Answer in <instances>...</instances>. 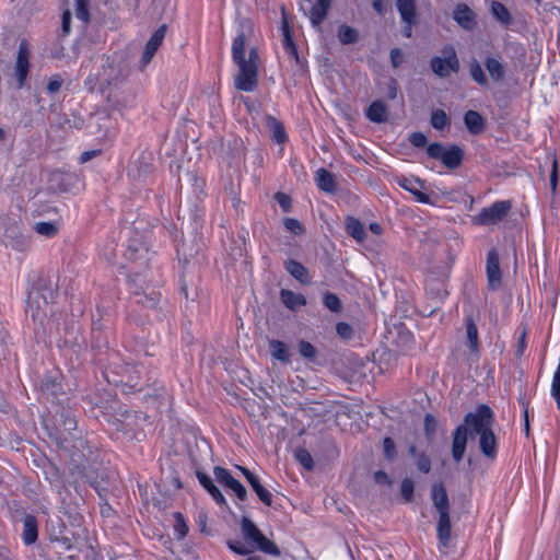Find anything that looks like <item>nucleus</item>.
<instances>
[{
  "instance_id": "052dcab7",
  "label": "nucleus",
  "mask_w": 560,
  "mask_h": 560,
  "mask_svg": "<svg viewBox=\"0 0 560 560\" xmlns=\"http://www.w3.org/2000/svg\"><path fill=\"white\" fill-rule=\"evenodd\" d=\"M155 52L156 51L154 49H151L148 46L144 47V50H143L141 59H140V63H141L142 68H145L151 62Z\"/></svg>"
},
{
  "instance_id": "e433bc0d",
  "label": "nucleus",
  "mask_w": 560,
  "mask_h": 560,
  "mask_svg": "<svg viewBox=\"0 0 560 560\" xmlns=\"http://www.w3.org/2000/svg\"><path fill=\"white\" fill-rule=\"evenodd\" d=\"M450 124L446 113L442 109H436L432 113L431 125L434 129L442 130Z\"/></svg>"
},
{
  "instance_id": "5701e85b",
  "label": "nucleus",
  "mask_w": 560,
  "mask_h": 560,
  "mask_svg": "<svg viewBox=\"0 0 560 560\" xmlns=\"http://www.w3.org/2000/svg\"><path fill=\"white\" fill-rule=\"evenodd\" d=\"M464 122L468 131L472 135H478L485 129V119L476 110H468L464 116Z\"/></svg>"
},
{
  "instance_id": "5fc2aeb1",
  "label": "nucleus",
  "mask_w": 560,
  "mask_h": 560,
  "mask_svg": "<svg viewBox=\"0 0 560 560\" xmlns=\"http://www.w3.org/2000/svg\"><path fill=\"white\" fill-rule=\"evenodd\" d=\"M435 430H436V420H435V418L432 415H430V413L425 415V417H424V431H425V434L428 436H430V435L434 434Z\"/></svg>"
},
{
  "instance_id": "4d7b16f0",
  "label": "nucleus",
  "mask_w": 560,
  "mask_h": 560,
  "mask_svg": "<svg viewBox=\"0 0 560 560\" xmlns=\"http://www.w3.org/2000/svg\"><path fill=\"white\" fill-rule=\"evenodd\" d=\"M404 26H402V35L406 37V38H411L412 37V31H413V26L417 25L418 23V20H401Z\"/></svg>"
},
{
  "instance_id": "9b49d317",
  "label": "nucleus",
  "mask_w": 560,
  "mask_h": 560,
  "mask_svg": "<svg viewBox=\"0 0 560 560\" xmlns=\"http://www.w3.org/2000/svg\"><path fill=\"white\" fill-rule=\"evenodd\" d=\"M304 2L311 4V9L305 13L310 18L312 25L319 27L328 13L332 0H317L315 3H312V0H304ZM301 8L306 11L303 4Z\"/></svg>"
},
{
  "instance_id": "0eeeda50",
  "label": "nucleus",
  "mask_w": 560,
  "mask_h": 560,
  "mask_svg": "<svg viewBox=\"0 0 560 560\" xmlns=\"http://www.w3.org/2000/svg\"><path fill=\"white\" fill-rule=\"evenodd\" d=\"M512 203L509 200L495 201L491 206L482 208L480 212L472 218L475 224L493 225L501 222L510 212Z\"/></svg>"
},
{
  "instance_id": "aec40b11",
  "label": "nucleus",
  "mask_w": 560,
  "mask_h": 560,
  "mask_svg": "<svg viewBox=\"0 0 560 560\" xmlns=\"http://www.w3.org/2000/svg\"><path fill=\"white\" fill-rule=\"evenodd\" d=\"M285 270L302 284H308L311 279L307 269L299 261L289 259L284 262Z\"/></svg>"
},
{
  "instance_id": "4468645a",
  "label": "nucleus",
  "mask_w": 560,
  "mask_h": 560,
  "mask_svg": "<svg viewBox=\"0 0 560 560\" xmlns=\"http://www.w3.org/2000/svg\"><path fill=\"white\" fill-rule=\"evenodd\" d=\"M30 52L25 43H21L19 46L16 62H15V75L18 80V88H22L28 74V62Z\"/></svg>"
},
{
  "instance_id": "6ab92c4d",
  "label": "nucleus",
  "mask_w": 560,
  "mask_h": 560,
  "mask_svg": "<svg viewBox=\"0 0 560 560\" xmlns=\"http://www.w3.org/2000/svg\"><path fill=\"white\" fill-rule=\"evenodd\" d=\"M366 117L373 122H384L388 118V108L383 101H374L366 110Z\"/></svg>"
},
{
  "instance_id": "de8ad7c7",
  "label": "nucleus",
  "mask_w": 560,
  "mask_h": 560,
  "mask_svg": "<svg viewBox=\"0 0 560 560\" xmlns=\"http://www.w3.org/2000/svg\"><path fill=\"white\" fill-rule=\"evenodd\" d=\"M336 331L342 339H346V340L350 339L353 335L352 327L345 322H340L337 324Z\"/></svg>"
},
{
  "instance_id": "0e129e2a",
  "label": "nucleus",
  "mask_w": 560,
  "mask_h": 560,
  "mask_svg": "<svg viewBox=\"0 0 560 560\" xmlns=\"http://www.w3.org/2000/svg\"><path fill=\"white\" fill-rule=\"evenodd\" d=\"M276 199L278 201V203L280 205L281 208H283L285 211L289 210L290 208V198L283 194V192H278L276 195Z\"/></svg>"
},
{
  "instance_id": "58836bf2",
  "label": "nucleus",
  "mask_w": 560,
  "mask_h": 560,
  "mask_svg": "<svg viewBox=\"0 0 560 560\" xmlns=\"http://www.w3.org/2000/svg\"><path fill=\"white\" fill-rule=\"evenodd\" d=\"M108 70H110L112 72H115L114 74H112V73L107 74L106 80H107L108 85H117L119 82H121L127 77L126 70L124 68H121L120 66H117V67L109 66Z\"/></svg>"
},
{
  "instance_id": "f704fd0d",
  "label": "nucleus",
  "mask_w": 560,
  "mask_h": 560,
  "mask_svg": "<svg viewBox=\"0 0 560 560\" xmlns=\"http://www.w3.org/2000/svg\"><path fill=\"white\" fill-rule=\"evenodd\" d=\"M89 3L90 0H75L74 3L75 16L84 24L90 21Z\"/></svg>"
},
{
  "instance_id": "864d4df0",
  "label": "nucleus",
  "mask_w": 560,
  "mask_h": 560,
  "mask_svg": "<svg viewBox=\"0 0 560 560\" xmlns=\"http://www.w3.org/2000/svg\"><path fill=\"white\" fill-rule=\"evenodd\" d=\"M417 467L421 472L428 474L431 469L430 458L424 454H419L417 459Z\"/></svg>"
},
{
  "instance_id": "c756f323",
  "label": "nucleus",
  "mask_w": 560,
  "mask_h": 560,
  "mask_svg": "<svg viewBox=\"0 0 560 560\" xmlns=\"http://www.w3.org/2000/svg\"><path fill=\"white\" fill-rule=\"evenodd\" d=\"M269 348H270L271 355L275 359H277L283 363L290 362L289 350H288L287 345L283 341L271 340L269 342Z\"/></svg>"
},
{
  "instance_id": "f3484780",
  "label": "nucleus",
  "mask_w": 560,
  "mask_h": 560,
  "mask_svg": "<svg viewBox=\"0 0 560 560\" xmlns=\"http://www.w3.org/2000/svg\"><path fill=\"white\" fill-rule=\"evenodd\" d=\"M153 165L151 163V158L141 154L129 168V176L135 179H140L145 177L152 172Z\"/></svg>"
},
{
  "instance_id": "603ef678",
  "label": "nucleus",
  "mask_w": 560,
  "mask_h": 560,
  "mask_svg": "<svg viewBox=\"0 0 560 560\" xmlns=\"http://www.w3.org/2000/svg\"><path fill=\"white\" fill-rule=\"evenodd\" d=\"M228 547L235 553L247 555L250 550L240 540H229Z\"/></svg>"
},
{
  "instance_id": "09e8293b",
  "label": "nucleus",
  "mask_w": 560,
  "mask_h": 560,
  "mask_svg": "<svg viewBox=\"0 0 560 560\" xmlns=\"http://www.w3.org/2000/svg\"><path fill=\"white\" fill-rule=\"evenodd\" d=\"M409 141L416 148H423L427 145L428 139L424 133L416 131L409 136Z\"/></svg>"
},
{
  "instance_id": "79ce46f5",
  "label": "nucleus",
  "mask_w": 560,
  "mask_h": 560,
  "mask_svg": "<svg viewBox=\"0 0 560 560\" xmlns=\"http://www.w3.org/2000/svg\"><path fill=\"white\" fill-rule=\"evenodd\" d=\"M295 457L299 460V463L307 470H312L314 468L312 455L306 450H298L295 452Z\"/></svg>"
},
{
  "instance_id": "bb28decb",
  "label": "nucleus",
  "mask_w": 560,
  "mask_h": 560,
  "mask_svg": "<svg viewBox=\"0 0 560 560\" xmlns=\"http://www.w3.org/2000/svg\"><path fill=\"white\" fill-rule=\"evenodd\" d=\"M37 539V521L33 515H26L23 520V540L32 545Z\"/></svg>"
},
{
  "instance_id": "7c9ffc66",
  "label": "nucleus",
  "mask_w": 560,
  "mask_h": 560,
  "mask_svg": "<svg viewBox=\"0 0 560 560\" xmlns=\"http://www.w3.org/2000/svg\"><path fill=\"white\" fill-rule=\"evenodd\" d=\"M466 335L470 350L477 352L479 348L478 329L471 316L466 317Z\"/></svg>"
},
{
  "instance_id": "c03bdc74",
  "label": "nucleus",
  "mask_w": 560,
  "mask_h": 560,
  "mask_svg": "<svg viewBox=\"0 0 560 560\" xmlns=\"http://www.w3.org/2000/svg\"><path fill=\"white\" fill-rule=\"evenodd\" d=\"M415 485L410 478H405L401 481L400 492L406 502H410L413 498Z\"/></svg>"
},
{
  "instance_id": "423d86ee",
  "label": "nucleus",
  "mask_w": 560,
  "mask_h": 560,
  "mask_svg": "<svg viewBox=\"0 0 560 560\" xmlns=\"http://www.w3.org/2000/svg\"><path fill=\"white\" fill-rule=\"evenodd\" d=\"M442 57H433L430 61L431 70L439 78H448L451 73H457L460 65L456 50L452 45H446L442 49Z\"/></svg>"
},
{
  "instance_id": "1a4fd4ad",
  "label": "nucleus",
  "mask_w": 560,
  "mask_h": 560,
  "mask_svg": "<svg viewBox=\"0 0 560 560\" xmlns=\"http://www.w3.org/2000/svg\"><path fill=\"white\" fill-rule=\"evenodd\" d=\"M468 434L469 424H467L465 421L459 424L453 433L452 457L456 463H459L464 457Z\"/></svg>"
},
{
  "instance_id": "2f4dec72",
  "label": "nucleus",
  "mask_w": 560,
  "mask_h": 560,
  "mask_svg": "<svg viewBox=\"0 0 560 560\" xmlns=\"http://www.w3.org/2000/svg\"><path fill=\"white\" fill-rule=\"evenodd\" d=\"M338 39L343 45L354 44L359 38V33L355 28L348 25H340L337 31Z\"/></svg>"
},
{
  "instance_id": "13d9d810",
  "label": "nucleus",
  "mask_w": 560,
  "mask_h": 560,
  "mask_svg": "<svg viewBox=\"0 0 560 560\" xmlns=\"http://www.w3.org/2000/svg\"><path fill=\"white\" fill-rule=\"evenodd\" d=\"M402 51L399 48H393L390 50V62L394 68H398L402 62Z\"/></svg>"
},
{
  "instance_id": "6e6552de",
  "label": "nucleus",
  "mask_w": 560,
  "mask_h": 560,
  "mask_svg": "<svg viewBox=\"0 0 560 560\" xmlns=\"http://www.w3.org/2000/svg\"><path fill=\"white\" fill-rule=\"evenodd\" d=\"M213 475L219 483L232 490L241 501L246 499L247 491L245 487L238 480H236L228 469L215 466L213 468Z\"/></svg>"
},
{
  "instance_id": "20e7f679",
  "label": "nucleus",
  "mask_w": 560,
  "mask_h": 560,
  "mask_svg": "<svg viewBox=\"0 0 560 560\" xmlns=\"http://www.w3.org/2000/svg\"><path fill=\"white\" fill-rule=\"evenodd\" d=\"M241 529L245 540L252 542L258 550L267 555L280 556L278 546L268 539L248 517H243Z\"/></svg>"
},
{
  "instance_id": "a878e982",
  "label": "nucleus",
  "mask_w": 560,
  "mask_h": 560,
  "mask_svg": "<svg viewBox=\"0 0 560 560\" xmlns=\"http://www.w3.org/2000/svg\"><path fill=\"white\" fill-rule=\"evenodd\" d=\"M396 8L400 20H418V9L416 0H396Z\"/></svg>"
},
{
  "instance_id": "ddd939ff",
  "label": "nucleus",
  "mask_w": 560,
  "mask_h": 560,
  "mask_svg": "<svg viewBox=\"0 0 560 560\" xmlns=\"http://www.w3.org/2000/svg\"><path fill=\"white\" fill-rule=\"evenodd\" d=\"M237 468L242 471V474L244 475L253 490L256 492L259 500L264 504L270 506L272 504V494L260 483L259 478L249 469L243 466H237Z\"/></svg>"
},
{
  "instance_id": "c9c22d12",
  "label": "nucleus",
  "mask_w": 560,
  "mask_h": 560,
  "mask_svg": "<svg viewBox=\"0 0 560 560\" xmlns=\"http://www.w3.org/2000/svg\"><path fill=\"white\" fill-rule=\"evenodd\" d=\"M166 34V25H161L150 37L145 46H148L151 49H154L155 51L159 49L161 44L163 43Z\"/></svg>"
},
{
  "instance_id": "680f3d73",
  "label": "nucleus",
  "mask_w": 560,
  "mask_h": 560,
  "mask_svg": "<svg viewBox=\"0 0 560 560\" xmlns=\"http://www.w3.org/2000/svg\"><path fill=\"white\" fill-rule=\"evenodd\" d=\"M62 85V80L59 77L51 78L47 83V92L52 94L57 93Z\"/></svg>"
},
{
  "instance_id": "4c0bfd02",
  "label": "nucleus",
  "mask_w": 560,
  "mask_h": 560,
  "mask_svg": "<svg viewBox=\"0 0 560 560\" xmlns=\"http://www.w3.org/2000/svg\"><path fill=\"white\" fill-rule=\"evenodd\" d=\"M470 75L479 85L486 86L488 84V78L485 74L480 63L476 60L470 65Z\"/></svg>"
},
{
  "instance_id": "39448f33",
  "label": "nucleus",
  "mask_w": 560,
  "mask_h": 560,
  "mask_svg": "<svg viewBox=\"0 0 560 560\" xmlns=\"http://www.w3.org/2000/svg\"><path fill=\"white\" fill-rule=\"evenodd\" d=\"M427 154L434 160H440L443 165L450 170L458 168L464 159V151L460 147L452 144L445 148L439 142H433L427 147Z\"/></svg>"
},
{
  "instance_id": "49530a36",
  "label": "nucleus",
  "mask_w": 560,
  "mask_h": 560,
  "mask_svg": "<svg viewBox=\"0 0 560 560\" xmlns=\"http://www.w3.org/2000/svg\"><path fill=\"white\" fill-rule=\"evenodd\" d=\"M283 46L289 52L296 55V48L287 25L283 26Z\"/></svg>"
},
{
  "instance_id": "f03ea898",
  "label": "nucleus",
  "mask_w": 560,
  "mask_h": 560,
  "mask_svg": "<svg viewBox=\"0 0 560 560\" xmlns=\"http://www.w3.org/2000/svg\"><path fill=\"white\" fill-rule=\"evenodd\" d=\"M465 422L469 424V434L478 436V444L482 455L494 459L498 454V442L492 430L494 413L487 405H480L475 411L465 416Z\"/></svg>"
},
{
  "instance_id": "f8f14e48",
  "label": "nucleus",
  "mask_w": 560,
  "mask_h": 560,
  "mask_svg": "<svg viewBox=\"0 0 560 560\" xmlns=\"http://www.w3.org/2000/svg\"><path fill=\"white\" fill-rule=\"evenodd\" d=\"M487 278L492 290H497L501 285L500 260L494 249L489 250L487 255Z\"/></svg>"
},
{
  "instance_id": "3c124183",
  "label": "nucleus",
  "mask_w": 560,
  "mask_h": 560,
  "mask_svg": "<svg viewBox=\"0 0 560 560\" xmlns=\"http://www.w3.org/2000/svg\"><path fill=\"white\" fill-rule=\"evenodd\" d=\"M284 226L287 230H289L290 232L299 235L303 232V228H302V224L300 223L299 220L296 219H293V218H287L284 220Z\"/></svg>"
},
{
  "instance_id": "dca6fc26",
  "label": "nucleus",
  "mask_w": 560,
  "mask_h": 560,
  "mask_svg": "<svg viewBox=\"0 0 560 560\" xmlns=\"http://www.w3.org/2000/svg\"><path fill=\"white\" fill-rule=\"evenodd\" d=\"M196 477L200 485L209 492V494L213 498V500L220 504L225 505L226 500L220 489L214 485L213 480L209 475L202 471H196Z\"/></svg>"
},
{
  "instance_id": "774afa93",
  "label": "nucleus",
  "mask_w": 560,
  "mask_h": 560,
  "mask_svg": "<svg viewBox=\"0 0 560 560\" xmlns=\"http://www.w3.org/2000/svg\"><path fill=\"white\" fill-rule=\"evenodd\" d=\"M70 23H71V13L69 11H65L62 14V30L65 33L70 32Z\"/></svg>"
},
{
  "instance_id": "37998d69",
  "label": "nucleus",
  "mask_w": 560,
  "mask_h": 560,
  "mask_svg": "<svg viewBox=\"0 0 560 560\" xmlns=\"http://www.w3.org/2000/svg\"><path fill=\"white\" fill-rule=\"evenodd\" d=\"M174 517H175L174 529L177 534V538L183 539L188 533V526L184 520V516L180 513H175Z\"/></svg>"
},
{
  "instance_id": "9d476101",
  "label": "nucleus",
  "mask_w": 560,
  "mask_h": 560,
  "mask_svg": "<svg viewBox=\"0 0 560 560\" xmlns=\"http://www.w3.org/2000/svg\"><path fill=\"white\" fill-rule=\"evenodd\" d=\"M453 19L465 31H472L477 26L475 12L465 3L455 7Z\"/></svg>"
},
{
  "instance_id": "c85d7f7f",
  "label": "nucleus",
  "mask_w": 560,
  "mask_h": 560,
  "mask_svg": "<svg viewBox=\"0 0 560 560\" xmlns=\"http://www.w3.org/2000/svg\"><path fill=\"white\" fill-rule=\"evenodd\" d=\"M346 231L347 233L357 240L358 242H362L365 238V230L363 224L355 218H348L346 221Z\"/></svg>"
},
{
  "instance_id": "6e6d98bb",
  "label": "nucleus",
  "mask_w": 560,
  "mask_h": 560,
  "mask_svg": "<svg viewBox=\"0 0 560 560\" xmlns=\"http://www.w3.org/2000/svg\"><path fill=\"white\" fill-rule=\"evenodd\" d=\"M557 183H558V163H557V160L553 159L552 160L551 173H550V176H549L550 188H551V190L553 192L556 191Z\"/></svg>"
},
{
  "instance_id": "338daca9",
  "label": "nucleus",
  "mask_w": 560,
  "mask_h": 560,
  "mask_svg": "<svg viewBox=\"0 0 560 560\" xmlns=\"http://www.w3.org/2000/svg\"><path fill=\"white\" fill-rule=\"evenodd\" d=\"M141 250H145V249L143 247H133V246L129 245L127 248V252H126V257L130 260H137L138 254Z\"/></svg>"
},
{
  "instance_id": "a18cd8bd",
  "label": "nucleus",
  "mask_w": 560,
  "mask_h": 560,
  "mask_svg": "<svg viewBox=\"0 0 560 560\" xmlns=\"http://www.w3.org/2000/svg\"><path fill=\"white\" fill-rule=\"evenodd\" d=\"M383 450H384V455L388 460H394L396 458L397 453H396L395 442L393 441V439L385 438L383 440Z\"/></svg>"
},
{
  "instance_id": "bf43d9fd",
  "label": "nucleus",
  "mask_w": 560,
  "mask_h": 560,
  "mask_svg": "<svg viewBox=\"0 0 560 560\" xmlns=\"http://www.w3.org/2000/svg\"><path fill=\"white\" fill-rule=\"evenodd\" d=\"M155 52L156 51L154 49H151L148 46L144 47V50H143L141 59H140V63H141L142 68H145L151 62Z\"/></svg>"
},
{
  "instance_id": "b1692460",
  "label": "nucleus",
  "mask_w": 560,
  "mask_h": 560,
  "mask_svg": "<svg viewBox=\"0 0 560 560\" xmlns=\"http://www.w3.org/2000/svg\"><path fill=\"white\" fill-rule=\"evenodd\" d=\"M315 183L317 187L326 192L336 190V182L334 175L325 168H318L315 173Z\"/></svg>"
},
{
  "instance_id": "4be33fe9",
  "label": "nucleus",
  "mask_w": 560,
  "mask_h": 560,
  "mask_svg": "<svg viewBox=\"0 0 560 560\" xmlns=\"http://www.w3.org/2000/svg\"><path fill=\"white\" fill-rule=\"evenodd\" d=\"M282 303L291 311H296L306 304V299L303 294L295 293L291 290L282 289L280 291Z\"/></svg>"
},
{
  "instance_id": "72a5a7b5",
  "label": "nucleus",
  "mask_w": 560,
  "mask_h": 560,
  "mask_svg": "<svg viewBox=\"0 0 560 560\" xmlns=\"http://www.w3.org/2000/svg\"><path fill=\"white\" fill-rule=\"evenodd\" d=\"M268 125L272 130V137L278 143H283L287 140V135L283 125L276 118L269 116L267 118Z\"/></svg>"
},
{
  "instance_id": "412c9836",
  "label": "nucleus",
  "mask_w": 560,
  "mask_h": 560,
  "mask_svg": "<svg viewBox=\"0 0 560 560\" xmlns=\"http://www.w3.org/2000/svg\"><path fill=\"white\" fill-rule=\"evenodd\" d=\"M438 538L440 545L444 548L448 547L451 541V518L450 513L439 514Z\"/></svg>"
},
{
  "instance_id": "cd10ccee",
  "label": "nucleus",
  "mask_w": 560,
  "mask_h": 560,
  "mask_svg": "<svg viewBox=\"0 0 560 560\" xmlns=\"http://www.w3.org/2000/svg\"><path fill=\"white\" fill-rule=\"evenodd\" d=\"M491 13L493 18L504 26H509L512 23V16L508 8L498 1L491 3Z\"/></svg>"
},
{
  "instance_id": "473e14b6",
  "label": "nucleus",
  "mask_w": 560,
  "mask_h": 560,
  "mask_svg": "<svg viewBox=\"0 0 560 560\" xmlns=\"http://www.w3.org/2000/svg\"><path fill=\"white\" fill-rule=\"evenodd\" d=\"M33 230L45 237H54L59 232V225L56 222H37L34 224Z\"/></svg>"
},
{
  "instance_id": "393cba45",
  "label": "nucleus",
  "mask_w": 560,
  "mask_h": 560,
  "mask_svg": "<svg viewBox=\"0 0 560 560\" xmlns=\"http://www.w3.org/2000/svg\"><path fill=\"white\" fill-rule=\"evenodd\" d=\"M485 67L494 82H500L504 79L505 68L500 58L487 57Z\"/></svg>"
},
{
  "instance_id": "8fccbe9b",
  "label": "nucleus",
  "mask_w": 560,
  "mask_h": 560,
  "mask_svg": "<svg viewBox=\"0 0 560 560\" xmlns=\"http://www.w3.org/2000/svg\"><path fill=\"white\" fill-rule=\"evenodd\" d=\"M136 303L143 304L145 307H154L158 303V298H156L155 293H152L150 295L137 294Z\"/></svg>"
},
{
  "instance_id": "e2e57ef3",
  "label": "nucleus",
  "mask_w": 560,
  "mask_h": 560,
  "mask_svg": "<svg viewBox=\"0 0 560 560\" xmlns=\"http://www.w3.org/2000/svg\"><path fill=\"white\" fill-rule=\"evenodd\" d=\"M101 150L96 149V150H89V151H84L81 153L80 158H79V162L81 164H84L89 161H91L92 159L96 158L97 155L101 154Z\"/></svg>"
},
{
  "instance_id": "f257e3e1",
  "label": "nucleus",
  "mask_w": 560,
  "mask_h": 560,
  "mask_svg": "<svg viewBox=\"0 0 560 560\" xmlns=\"http://www.w3.org/2000/svg\"><path fill=\"white\" fill-rule=\"evenodd\" d=\"M246 36L241 32L232 43V58L237 66V73L234 75V85L237 90L252 92L258 85V52L250 48L248 58H245Z\"/></svg>"
},
{
  "instance_id": "a211bd4d",
  "label": "nucleus",
  "mask_w": 560,
  "mask_h": 560,
  "mask_svg": "<svg viewBox=\"0 0 560 560\" xmlns=\"http://www.w3.org/2000/svg\"><path fill=\"white\" fill-rule=\"evenodd\" d=\"M398 185L406 189L407 191L411 192L416 200L421 202V203H431V198L429 195L420 191L416 185H422V183L419 180V179H411V178H407V177H401L397 180Z\"/></svg>"
},
{
  "instance_id": "7ed1b4c3",
  "label": "nucleus",
  "mask_w": 560,
  "mask_h": 560,
  "mask_svg": "<svg viewBox=\"0 0 560 560\" xmlns=\"http://www.w3.org/2000/svg\"><path fill=\"white\" fill-rule=\"evenodd\" d=\"M56 298V291L51 287L38 285L33 288L27 295L26 313L34 322L44 323L47 314L51 312V303Z\"/></svg>"
},
{
  "instance_id": "2eb2a0df",
  "label": "nucleus",
  "mask_w": 560,
  "mask_h": 560,
  "mask_svg": "<svg viewBox=\"0 0 560 560\" xmlns=\"http://www.w3.org/2000/svg\"><path fill=\"white\" fill-rule=\"evenodd\" d=\"M432 501L439 514L450 513V502L446 489L442 483H434L432 486Z\"/></svg>"
},
{
  "instance_id": "ea45409f",
  "label": "nucleus",
  "mask_w": 560,
  "mask_h": 560,
  "mask_svg": "<svg viewBox=\"0 0 560 560\" xmlns=\"http://www.w3.org/2000/svg\"><path fill=\"white\" fill-rule=\"evenodd\" d=\"M299 352L303 358L307 360H314L317 355V350L315 349V347L311 342L305 340H301L299 342Z\"/></svg>"
},
{
  "instance_id": "a19ab883",
  "label": "nucleus",
  "mask_w": 560,
  "mask_h": 560,
  "mask_svg": "<svg viewBox=\"0 0 560 560\" xmlns=\"http://www.w3.org/2000/svg\"><path fill=\"white\" fill-rule=\"evenodd\" d=\"M323 303L331 312L338 313L341 310V302L335 293L327 292L324 295Z\"/></svg>"
},
{
  "instance_id": "69168bd1",
  "label": "nucleus",
  "mask_w": 560,
  "mask_h": 560,
  "mask_svg": "<svg viewBox=\"0 0 560 560\" xmlns=\"http://www.w3.org/2000/svg\"><path fill=\"white\" fill-rule=\"evenodd\" d=\"M127 375V383H129L132 387H136L138 385V378H139V372L138 371H131V369H126Z\"/></svg>"
}]
</instances>
